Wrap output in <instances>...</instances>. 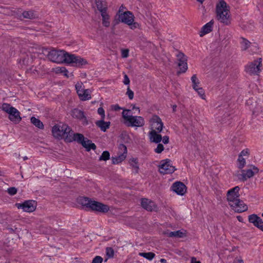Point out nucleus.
<instances>
[{"mask_svg":"<svg viewBox=\"0 0 263 263\" xmlns=\"http://www.w3.org/2000/svg\"><path fill=\"white\" fill-rule=\"evenodd\" d=\"M52 133L54 137L57 138H64L66 142L74 141L73 136L75 133L67 124H63L62 126L56 125L53 126Z\"/></svg>","mask_w":263,"mask_h":263,"instance_id":"1","label":"nucleus"},{"mask_svg":"<svg viewBox=\"0 0 263 263\" xmlns=\"http://www.w3.org/2000/svg\"><path fill=\"white\" fill-rule=\"evenodd\" d=\"M217 19L226 25L231 24L230 16L229 14V6L224 0H220L216 8Z\"/></svg>","mask_w":263,"mask_h":263,"instance_id":"2","label":"nucleus"},{"mask_svg":"<svg viewBox=\"0 0 263 263\" xmlns=\"http://www.w3.org/2000/svg\"><path fill=\"white\" fill-rule=\"evenodd\" d=\"M129 109H124L122 112L123 119L128 122L127 126L132 127H141L144 125V118L141 116H133L128 114L130 112Z\"/></svg>","mask_w":263,"mask_h":263,"instance_id":"3","label":"nucleus"},{"mask_svg":"<svg viewBox=\"0 0 263 263\" xmlns=\"http://www.w3.org/2000/svg\"><path fill=\"white\" fill-rule=\"evenodd\" d=\"M67 52L63 50L53 49L48 51L47 57L52 62L57 63H66Z\"/></svg>","mask_w":263,"mask_h":263,"instance_id":"4","label":"nucleus"},{"mask_svg":"<svg viewBox=\"0 0 263 263\" xmlns=\"http://www.w3.org/2000/svg\"><path fill=\"white\" fill-rule=\"evenodd\" d=\"M66 64L80 67L87 64V61L80 56L67 52Z\"/></svg>","mask_w":263,"mask_h":263,"instance_id":"5","label":"nucleus"},{"mask_svg":"<svg viewBox=\"0 0 263 263\" xmlns=\"http://www.w3.org/2000/svg\"><path fill=\"white\" fill-rule=\"evenodd\" d=\"M261 62V58H257L245 66V71L251 75L258 74L261 71L260 68L262 67Z\"/></svg>","mask_w":263,"mask_h":263,"instance_id":"6","label":"nucleus"},{"mask_svg":"<svg viewBox=\"0 0 263 263\" xmlns=\"http://www.w3.org/2000/svg\"><path fill=\"white\" fill-rule=\"evenodd\" d=\"M134 18L135 16L133 12L129 11H126L124 12L119 14L118 15V14H117L115 16V18L113 21V24L115 26L120 22H122L127 25L128 23H130V21Z\"/></svg>","mask_w":263,"mask_h":263,"instance_id":"7","label":"nucleus"},{"mask_svg":"<svg viewBox=\"0 0 263 263\" xmlns=\"http://www.w3.org/2000/svg\"><path fill=\"white\" fill-rule=\"evenodd\" d=\"M159 167L160 173L163 174H172L176 170L175 166L172 165L171 160L168 159L161 160Z\"/></svg>","mask_w":263,"mask_h":263,"instance_id":"8","label":"nucleus"},{"mask_svg":"<svg viewBox=\"0 0 263 263\" xmlns=\"http://www.w3.org/2000/svg\"><path fill=\"white\" fill-rule=\"evenodd\" d=\"M15 205L19 209H22L23 211L32 212L36 209L37 202L33 200H26L22 203H16Z\"/></svg>","mask_w":263,"mask_h":263,"instance_id":"9","label":"nucleus"},{"mask_svg":"<svg viewBox=\"0 0 263 263\" xmlns=\"http://www.w3.org/2000/svg\"><path fill=\"white\" fill-rule=\"evenodd\" d=\"M119 149L121 151L120 154L117 157H112V163L114 164H118L124 160L126 157L127 147L123 144H120L119 146Z\"/></svg>","mask_w":263,"mask_h":263,"instance_id":"10","label":"nucleus"},{"mask_svg":"<svg viewBox=\"0 0 263 263\" xmlns=\"http://www.w3.org/2000/svg\"><path fill=\"white\" fill-rule=\"evenodd\" d=\"M89 210L105 213H107L109 210V207L108 205L101 202L92 200Z\"/></svg>","mask_w":263,"mask_h":263,"instance_id":"11","label":"nucleus"},{"mask_svg":"<svg viewBox=\"0 0 263 263\" xmlns=\"http://www.w3.org/2000/svg\"><path fill=\"white\" fill-rule=\"evenodd\" d=\"M141 204L142 207L149 212H157L158 207L156 204L152 200L147 198H142Z\"/></svg>","mask_w":263,"mask_h":263,"instance_id":"12","label":"nucleus"},{"mask_svg":"<svg viewBox=\"0 0 263 263\" xmlns=\"http://www.w3.org/2000/svg\"><path fill=\"white\" fill-rule=\"evenodd\" d=\"M230 206L237 213H242L248 210V206L239 198L236 201L230 202Z\"/></svg>","mask_w":263,"mask_h":263,"instance_id":"13","label":"nucleus"},{"mask_svg":"<svg viewBox=\"0 0 263 263\" xmlns=\"http://www.w3.org/2000/svg\"><path fill=\"white\" fill-rule=\"evenodd\" d=\"M177 56L179 61L178 66L179 68V71H178V73H184L187 69L186 58L182 52L179 53Z\"/></svg>","mask_w":263,"mask_h":263,"instance_id":"14","label":"nucleus"},{"mask_svg":"<svg viewBox=\"0 0 263 263\" xmlns=\"http://www.w3.org/2000/svg\"><path fill=\"white\" fill-rule=\"evenodd\" d=\"M152 128L156 130L158 133L162 132L163 127V123L161 118L157 115H155L151 120Z\"/></svg>","mask_w":263,"mask_h":263,"instance_id":"15","label":"nucleus"},{"mask_svg":"<svg viewBox=\"0 0 263 263\" xmlns=\"http://www.w3.org/2000/svg\"><path fill=\"white\" fill-rule=\"evenodd\" d=\"M239 189H240L238 186H236L228 191L227 196L229 205L230 204V202L236 201V200L238 199L239 197Z\"/></svg>","mask_w":263,"mask_h":263,"instance_id":"16","label":"nucleus"},{"mask_svg":"<svg viewBox=\"0 0 263 263\" xmlns=\"http://www.w3.org/2000/svg\"><path fill=\"white\" fill-rule=\"evenodd\" d=\"M171 188L174 192L179 195H183L186 192V186L180 181L174 183Z\"/></svg>","mask_w":263,"mask_h":263,"instance_id":"17","label":"nucleus"},{"mask_svg":"<svg viewBox=\"0 0 263 263\" xmlns=\"http://www.w3.org/2000/svg\"><path fill=\"white\" fill-rule=\"evenodd\" d=\"M248 220L249 222L263 231V221L262 219L256 214H253L249 216Z\"/></svg>","mask_w":263,"mask_h":263,"instance_id":"18","label":"nucleus"},{"mask_svg":"<svg viewBox=\"0 0 263 263\" xmlns=\"http://www.w3.org/2000/svg\"><path fill=\"white\" fill-rule=\"evenodd\" d=\"M8 118L9 120L14 123L17 124L22 120V118L20 116V112L15 107L10 110V112H8Z\"/></svg>","mask_w":263,"mask_h":263,"instance_id":"19","label":"nucleus"},{"mask_svg":"<svg viewBox=\"0 0 263 263\" xmlns=\"http://www.w3.org/2000/svg\"><path fill=\"white\" fill-rule=\"evenodd\" d=\"M214 23V20H212L201 28L199 33V35L200 37H202L204 35L212 31Z\"/></svg>","mask_w":263,"mask_h":263,"instance_id":"20","label":"nucleus"},{"mask_svg":"<svg viewBox=\"0 0 263 263\" xmlns=\"http://www.w3.org/2000/svg\"><path fill=\"white\" fill-rule=\"evenodd\" d=\"M158 133L156 132V130L153 129H152L150 131L148 134V136L151 142L159 143L161 141L162 139V136Z\"/></svg>","mask_w":263,"mask_h":263,"instance_id":"21","label":"nucleus"},{"mask_svg":"<svg viewBox=\"0 0 263 263\" xmlns=\"http://www.w3.org/2000/svg\"><path fill=\"white\" fill-rule=\"evenodd\" d=\"M255 174L252 169H248L247 170H242V174H239L238 175V178L240 180L245 181L248 178L253 177Z\"/></svg>","mask_w":263,"mask_h":263,"instance_id":"22","label":"nucleus"},{"mask_svg":"<svg viewBox=\"0 0 263 263\" xmlns=\"http://www.w3.org/2000/svg\"><path fill=\"white\" fill-rule=\"evenodd\" d=\"M92 201V200L91 199L86 197H80L78 199V202L88 210L90 208V204Z\"/></svg>","mask_w":263,"mask_h":263,"instance_id":"23","label":"nucleus"},{"mask_svg":"<svg viewBox=\"0 0 263 263\" xmlns=\"http://www.w3.org/2000/svg\"><path fill=\"white\" fill-rule=\"evenodd\" d=\"M97 9L100 12L107 11V3L105 0H95Z\"/></svg>","mask_w":263,"mask_h":263,"instance_id":"24","label":"nucleus"},{"mask_svg":"<svg viewBox=\"0 0 263 263\" xmlns=\"http://www.w3.org/2000/svg\"><path fill=\"white\" fill-rule=\"evenodd\" d=\"M95 123L103 132H105L106 130L109 128L110 125V122H105L103 120H98Z\"/></svg>","mask_w":263,"mask_h":263,"instance_id":"25","label":"nucleus"},{"mask_svg":"<svg viewBox=\"0 0 263 263\" xmlns=\"http://www.w3.org/2000/svg\"><path fill=\"white\" fill-rule=\"evenodd\" d=\"M200 83H193V89L198 92V95L203 99H205V91L203 88L199 85Z\"/></svg>","mask_w":263,"mask_h":263,"instance_id":"26","label":"nucleus"},{"mask_svg":"<svg viewBox=\"0 0 263 263\" xmlns=\"http://www.w3.org/2000/svg\"><path fill=\"white\" fill-rule=\"evenodd\" d=\"M102 17V24L104 27H108L110 25L109 15L107 11H102L101 12Z\"/></svg>","mask_w":263,"mask_h":263,"instance_id":"27","label":"nucleus"},{"mask_svg":"<svg viewBox=\"0 0 263 263\" xmlns=\"http://www.w3.org/2000/svg\"><path fill=\"white\" fill-rule=\"evenodd\" d=\"M85 142L83 144V146L86 148L87 152L90 151L91 149L95 150L96 149V145L92 142L91 140L86 139Z\"/></svg>","mask_w":263,"mask_h":263,"instance_id":"28","label":"nucleus"},{"mask_svg":"<svg viewBox=\"0 0 263 263\" xmlns=\"http://www.w3.org/2000/svg\"><path fill=\"white\" fill-rule=\"evenodd\" d=\"M84 111L78 108H74L72 110V117L79 120L81 119L82 117H84Z\"/></svg>","mask_w":263,"mask_h":263,"instance_id":"29","label":"nucleus"},{"mask_svg":"<svg viewBox=\"0 0 263 263\" xmlns=\"http://www.w3.org/2000/svg\"><path fill=\"white\" fill-rule=\"evenodd\" d=\"M169 234L170 237L183 238L185 236V232L181 230L171 232Z\"/></svg>","mask_w":263,"mask_h":263,"instance_id":"30","label":"nucleus"},{"mask_svg":"<svg viewBox=\"0 0 263 263\" xmlns=\"http://www.w3.org/2000/svg\"><path fill=\"white\" fill-rule=\"evenodd\" d=\"M30 120L31 122L36 127H38L40 129L44 128V124L39 119H37L34 117H32L31 118Z\"/></svg>","mask_w":263,"mask_h":263,"instance_id":"31","label":"nucleus"},{"mask_svg":"<svg viewBox=\"0 0 263 263\" xmlns=\"http://www.w3.org/2000/svg\"><path fill=\"white\" fill-rule=\"evenodd\" d=\"M129 164L135 170V173L139 171L138 160L137 158H132L129 160Z\"/></svg>","mask_w":263,"mask_h":263,"instance_id":"32","label":"nucleus"},{"mask_svg":"<svg viewBox=\"0 0 263 263\" xmlns=\"http://www.w3.org/2000/svg\"><path fill=\"white\" fill-rule=\"evenodd\" d=\"M73 138H74V141H77L79 143H80L83 146V144L85 141V137L83 135L79 133H75L74 136H73Z\"/></svg>","mask_w":263,"mask_h":263,"instance_id":"33","label":"nucleus"},{"mask_svg":"<svg viewBox=\"0 0 263 263\" xmlns=\"http://www.w3.org/2000/svg\"><path fill=\"white\" fill-rule=\"evenodd\" d=\"M22 15L25 18L33 19L35 18V15L32 10L25 11L22 13Z\"/></svg>","mask_w":263,"mask_h":263,"instance_id":"34","label":"nucleus"},{"mask_svg":"<svg viewBox=\"0 0 263 263\" xmlns=\"http://www.w3.org/2000/svg\"><path fill=\"white\" fill-rule=\"evenodd\" d=\"M139 255L140 256L143 257L149 260H152L155 256V254L152 252H147V253H144V252L139 253Z\"/></svg>","mask_w":263,"mask_h":263,"instance_id":"35","label":"nucleus"},{"mask_svg":"<svg viewBox=\"0 0 263 263\" xmlns=\"http://www.w3.org/2000/svg\"><path fill=\"white\" fill-rule=\"evenodd\" d=\"M83 92L82 96L80 98L81 100L85 101L91 98L90 91L88 89H85L84 90H83Z\"/></svg>","mask_w":263,"mask_h":263,"instance_id":"36","label":"nucleus"},{"mask_svg":"<svg viewBox=\"0 0 263 263\" xmlns=\"http://www.w3.org/2000/svg\"><path fill=\"white\" fill-rule=\"evenodd\" d=\"M83 84V83H76L75 86L77 93L80 98L82 96V94L83 92V90H85V88L82 87Z\"/></svg>","mask_w":263,"mask_h":263,"instance_id":"37","label":"nucleus"},{"mask_svg":"<svg viewBox=\"0 0 263 263\" xmlns=\"http://www.w3.org/2000/svg\"><path fill=\"white\" fill-rule=\"evenodd\" d=\"M110 159V154L108 151H105L103 152L99 158L100 161H106Z\"/></svg>","mask_w":263,"mask_h":263,"instance_id":"38","label":"nucleus"},{"mask_svg":"<svg viewBox=\"0 0 263 263\" xmlns=\"http://www.w3.org/2000/svg\"><path fill=\"white\" fill-rule=\"evenodd\" d=\"M238 162V167L239 169H242L246 164V160L242 157L238 156V158L237 159Z\"/></svg>","mask_w":263,"mask_h":263,"instance_id":"39","label":"nucleus"},{"mask_svg":"<svg viewBox=\"0 0 263 263\" xmlns=\"http://www.w3.org/2000/svg\"><path fill=\"white\" fill-rule=\"evenodd\" d=\"M13 108V107L11 106L10 104L8 103H3L2 105V109L8 114L10 112V110Z\"/></svg>","mask_w":263,"mask_h":263,"instance_id":"40","label":"nucleus"},{"mask_svg":"<svg viewBox=\"0 0 263 263\" xmlns=\"http://www.w3.org/2000/svg\"><path fill=\"white\" fill-rule=\"evenodd\" d=\"M114 250L111 247H107L106 248V254L108 258H112L114 256Z\"/></svg>","mask_w":263,"mask_h":263,"instance_id":"41","label":"nucleus"},{"mask_svg":"<svg viewBox=\"0 0 263 263\" xmlns=\"http://www.w3.org/2000/svg\"><path fill=\"white\" fill-rule=\"evenodd\" d=\"M242 41L241 44L243 46V50H247L250 46V42L244 37H241Z\"/></svg>","mask_w":263,"mask_h":263,"instance_id":"42","label":"nucleus"},{"mask_svg":"<svg viewBox=\"0 0 263 263\" xmlns=\"http://www.w3.org/2000/svg\"><path fill=\"white\" fill-rule=\"evenodd\" d=\"M127 25L129 26L131 29H135L139 27L140 25L137 22H134V19H133Z\"/></svg>","mask_w":263,"mask_h":263,"instance_id":"43","label":"nucleus"},{"mask_svg":"<svg viewBox=\"0 0 263 263\" xmlns=\"http://www.w3.org/2000/svg\"><path fill=\"white\" fill-rule=\"evenodd\" d=\"M57 73H63L64 76L66 77H68L67 75V73L68 72V70L66 69V68L64 67H58L57 68Z\"/></svg>","mask_w":263,"mask_h":263,"instance_id":"44","label":"nucleus"},{"mask_svg":"<svg viewBox=\"0 0 263 263\" xmlns=\"http://www.w3.org/2000/svg\"><path fill=\"white\" fill-rule=\"evenodd\" d=\"M157 144H158L157 146L155 149L154 151L155 153H156L157 154H160L164 150V146L162 144H161L160 143H157Z\"/></svg>","mask_w":263,"mask_h":263,"instance_id":"45","label":"nucleus"},{"mask_svg":"<svg viewBox=\"0 0 263 263\" xmlns=\"http://www.w3.org/2000/svg\"><path fill=\"white\" fill-rule=\"evenodd\" d=\"M17 190L15 187H11L8 189L7 192L10 195H14L16 194Z\"/></svg>","mask_w":263,"mask_h":263,"instance_id":"46","label":"nucleus"},{"mask_svg":"<svg viewBox=\"0 0 263 263\" xmlns=\"http://www.w3.org/2000/svg\"><path fill=\"white\" fill-rule=\"evenodd\" d=\"M103 258L100 256H96L92 260V263H102Z\"/></svg>","mask_w":263,"mask_h":263,"instance_id":"47","label":"nucleus"},{"mask_svg":"<svg viewBox=\"0 0 263 263\" xmlns=\"http://www.w3.org/2000/svg\"><path fill=\"white\" fill-rule=\"evenodd\" d=\"M126 94L128 95L129 99L132 100L133 99L134 92L130 89L129 86L127 87Z\"/></svg>","mask_w":263,"mask_h":263,"instance_id":"48","label":"nucleus"},{"mask_svg":"<svg viewBox=\"0 0 263 263\" xmlns=\"http://www.w3.org/2000/svg\"><path fill=\"white\" fill-rule=\"evenodd\" d=\"M249 155V150L248 149H245L242 150L241 153L239 154V157H242L243 156H248Z\"/></svg>","mask_w":263,"mask_h":263,"instance_id":"49","label":"nucleus"},{"mask_svg":"<svg viewBox=\"0 0 263 263\" xmlns=\"http://www.w3.org/2000/svg\"><path fill=\"white\" fill-rule=\"evenodd\" d=\"M83 122V124L85 125H87L88 124V121L86 117L84 115V117H82V119H80Z\"/></svg>","mask_w":263,"mask_h":263,"instance_id":"50","label":"nucleus"},{"mask_svg":"<svg viewBox=\"0 0 263 263\" xmlns=\"http://www.w3.org/2000/svg\"><path fill=\"white\" fill-rule=\"evenodd\" d=\"M162 140L164 144H167L169 142V137L165 136L163 137Z\"/></svg>","mask_w":263,"mask_h":263,"instance_id":"51","label":"nucleus"},{"mask_svg":"<svg viewBox=\"0 0 263 263\" xmlns=\"http://www.w3.org/2000/svg\"><path fill=\"white\" fill-rule=\"evenodd\" d=\"M129 50L128 49H125L123 50L122 53V56L123 58H126L128 55Z\"/></svg>","mask_w":263,"mask_h":263,"instance_id":"52","label":"nucleus"},{"mask_svg":"<svg viewBox=\"0 0 263 263\" xmlns=\"http://www.w3.org/2000/svg\"><path fill=\"white\" fill-rule=\"evenodd\" d=\"M124 9H126V7H124L123 5H122L119 8V9L118 10V12L117 14H118V15L119 14H120L121 13H122V12H124L123 11Z\"/></svg>","mask_w":263,"mask_h":263,"instance_id":"53","label":"nucleus"},{"mask_svg":"<svg viewBox=\"0 0 263 263\" xmlns=\"http://www.w3.org/2000/svg\"><path fill=\"white\" fill-rule=\"evenodd\" d=\"M98 113L100 115H104V114H105V111H104V109L102 107H99L98 109Z\"/></svg>","mask_w":263,"mask_h":263,"instance_id":"54","label":"nucleus"},{"mask_svg":"<svg viewBox=\"0 0 263 263\" xmlns=\"http://www.w3.org/2000/svg\"><path fill=\"white\" fill-rule=\"evenodd\" d=\"M251 166L252 167L251 169L253 170V172H254L255 174L258 173L259 169L256 166L254 165H251Z\"/></svg>","mask_w":263,"mask_h":263,"instance_id":"55","label":"nucleus"},{"mask_svg":"<svg viewBox=\"0 0 263 263\" xmlns=\"http://www.w3.org/2000/svg\"><path fill=\"white\" fill-rule=\"evenodd\" d=\"M122 82H130L129 79L127 74H124V80Z\"/></svg>","mask_w":263,"mask_h":263,"instance_id":"56","label":"nucleus"},{"mask_svg":"<svg viewBox=\"0 0 263 263\" xmlns=\"http://www.w3.org/2000/svg\"><path fill=\"white\" fill-rule=\"evenodd\" d=\"M198 80V78L196 74L193 75V76L191 77V81L192 82H196V81Z\"/></svg>","mask_w":263,"mask_h":263,"instance_id":"57","label":"nucleus"},{"mask_svg":"<svg viewBox=\"0 0 263 263\" xmlns=\"http://www.w3.org/2000/svg\"><path fill=\"white\" fill-rule=\"evenodd\" d=\"M112 108L115 111H118L122 109L118 104L115 105L113 106Z\"/></svg>","mask_w":263,"mask_h":263,"instance_id":"58","label":"nucleus"},{"mask_svg":"<svg viewBox=\"0 0 263 263\" xmlns=\"http://www.w3.org/2000/svg\"><path fill=\"white\" fill-rule=\"evenodd\" d=\"M191 263H201L200 261H198L196 260V258L195 257H193L191 258Z\"/></svg>","mask_w":263,"mask_h":263,"instance_id":"59","label":"nucleus"},{"mask_svg":"<svg viewBox=\"0 0 263 263\" xmlns=\"http://www.w3.org/2000/svg\"><path fill=\"white\" fill-rule=\"evenodd\" d=\"M171 232L169 231V230H167L166 231H164L163 232V234L164 235H166L167 236L169 237H170V234L169 233H170Z\"/></svg>","mask_w":263,"mask_h":263,"instance_id":"60","label":"nucleus"},{"mask_svg":"<svg viewBox=\"0 0 263 263\" xmlns=\"http://www.w3.org/2000/svg\"><path fill=\"white\" fill-rule=\"evenodd\" d=\"M235 263H243V261L241 259H237L235 261Z\"/></svg>","mask_w":263,"mask_h":263,"instance_id":"61","label":"nucleus"},{"mask_svg":"<svg viewBox=\"0 0 263 263\" xmlns=\"http://www.w3.org/2000/svg\"><path fill=\"white\" fill-rule=\"evenodd\" d=\"M176 108H177V105H173L172 106V108H173V111L174 112L176 111Z\"/></svg>","mask_w":263,"mask_h":263,"instance_id":"62","label":"nucleus"},{"mask_svg":"<svg viewBox=\"0 0 263 263\" xmlns=\"http://www.w3.org/2000/svg\"><path fill=\"white\" fill-rule=\"evenodd\" d=\"M160 261L161 263H166V260L164 258H161Z\"/></svg>","mask_w":263,"mask_h":263,"instance_id":"63","label":"nucleus"},{"mask_svg":"<svg viewBox=\"0 0 263 263\" xmlns=\"http://www.w3.org/2000/svg\"><path fill=\"white\" fill-rule=\"evenodd\" d=\"M237 219H238L239 221H240V222H241V221H242V217H241L240 216H238L237 217Z\"/></svg>","mask_w":263,"mask_h":263,"instance_id":"64","label":"nucleus"}]
</instances>
